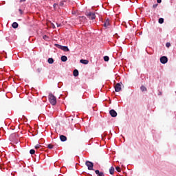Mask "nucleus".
Here are the masks:
<instances>
[{"label": "nucleus", "mask_w": 176, "mask_h": 176, "mask_svg": "<svg viewBox=\"0 0 176 176\" xmlns=\"http://www.w3.org/2000/svg\"><path fill=\"white\" fill-rule=\"evenodd\" d=\"M49 100L52 105H56V104H57V98L54 95H53V94H49Z\"/></svg>", "instance_id": "1"}, {"label": "nucleus", "mask_w": 176, "mask_h": 176, "mask_svg": "<svg viewBox=\"0 0 176 176\" xmlns=\"http://www.w3.org/2000/svg\"><path fill=\"white\" fill-rule=\"evenodd\" d=\"M54 46L58 49H60V50H63V52H69V48H68V46H63L59 44H54Z\"/></svg>", "instance_id": "2"}, {"label": "nucleus", "mask_w": 176, "mask_h": 176, "mask_svg": "<svg viewBox=\"0 0 176 176\" xmlns=\"http://www.w3.org/2000/svg\"><path fill=\"white\" fill-rule=\"evenodd\" d=\"M160 61L161 64H167L168 62V58L166 56H161L160 58Z\"/></svg>", "instance_id": "3"}, {"label": "nucleus", "mask_w": 176, "mask_h": 176, "mask_svg": "<svg viewBox=\"0 0 176 176\" xmlns=\"http://www.w3.org/2000/svg\"><path fill=\"white\" fill-rule=\"evenodd\" d=\"M85 165L87 166L88 170H94L93 167H94V164L90 161H87L85 162Z\"/></svg>", "instance_id": "4"}, {"label": "nucleus", "mask_w": 176, "mask_h": 176, "mask_svg": "<svg viewBox=\"0 0 176 176\" xmlns=\"http://www.w3.org/2000/svg\"><path fill=\"white\" fill-rule=\"evenodd\" d=\"M68 2H69V0H62L59 3V6L61 8H63V6H67V3H68Z\"/></svg>", "instance_id": "5"}, {"label": "nucleus", "mask_w": 176, "mask_h": 176, "mask_svg": "<svg viewBox=\"0 0 176 176\" xmlns=\"http://www.w3.org/2000/svg\"><path fill=\"white\" fill-rule=\"evenodd\" d=\"M109 113L111 118H116L118 116V113L114 109L110 110Z\"/></svg>", "instance_id": "6"}, {"label": "nucleus", "mask_w": 176, "mask_h": 176, "mask_svg": "<svg viewBox=\"0 0 176 176\" xmlns=\"http://www.w3.org/2000/svg\"><path fill=\"white\" fill-rule=\"evenodd\" d=\"M120 90H122V85H120V83H117L115 86V91L118 93L120 91Z\"/></svg>", "instance_id": "7"}, {"label": "nucleus", "mask_w": 176, "mask_h": 176, "mask_svg": "<svg viewBox=\"0 0 176 176\" xmlns=\"http://www.w3.org/2000/svg\"><path fill=\"white\" fill-rule=\"evenodd\" d=\"M109 25H111V23H109V19H107L105 20L103 27H104V28H109Z\"/></svg>", "instance_id": "8"}, {"label": "nucleus", "mask_w": 176, "mask_h": 176, "mask_svg": "<svg viewBox=\"0 0 176 176\" xmlns=\"http://www.w3.org/2000/svg\"><path fill=\"white\" fill-rule=\"evenodd\" d=\"M88 16H89V19H91V20H94L96 19V14H94V12H89L88 14Z\"/></svg>", "instance_id": "9"}, {"label": "nucleus", "mask_w": 176, "mask_h": 176, "mask_svg": "<svg viewBox=\"0 0 176 176\" xmlns=\"http://www.w3.org/2000/svg\"><path fill=\"white\" fill-rule=\"evenodd\" d=\"M60 141H62V142H65V141H67V136H65L64 135H60Z\"/></svg>", "instance_id": "10"}, {"label": "nucleus", "mask_w": 176, "mask_h": 176, "mask_svg": "<svg viewBox=\"0 0 176 176\" xmlns=\"http://www.w3.org/2000/svg\"><path fill=\"white\" fill-rule=\"evenodd\" d=\"M95 173H96L97 176H104V173L100 172L99 170H96Z\"/></svg>", "instance_id": "11"}, {"label": "nucleus", "mask_w": 176, "mask_h": 176, "mask_svg": "<svg viewBox=\"0 0 176 176\" xmlns=\"http://www.w3.org/2000/svg\"><path fill=\"white\" fill-rule=\"evenodd\" d=\"M60 60H61V61H63V63H65V61H67V60H68V58L67 57V56L63 55L61 56Z\"/></svg>", "instance_id": "12"}, {"label": "nucleus", "mask_w": 176, "mask_h": 176, "mask_svg": "<svg viewBox=\"0 0 176 176\" xmlns=\"http://www.w3.org/2000/svg\"><path fill=\"white\" fill-rule=\"evenodd\" d=\"M80 63H81V64H85V65H87V64H89V60L86 59H81L80 60Z\"/></svg>", "instance_id": "13"}, {"label": "nucleus", "mask_w": 176, "mask_h": 176, "mask_svg": "<svg viewBox=\"0 0 176 176\" xmlns=\"http://www.w3.org/2000/svg\"><path fill=\"white\" fill-rule=\"evenodd\" d=\"M114 173H115V168L113 166H111L109 168V174H111V175H113Z\"/></svg>", "instance_id": "14"}, {"label": "nucleus", "mask_w": 176, "mask_h": 176, "mask_svg": "<svg viewBox=\"0 0 176 176\" xmlns=\"http://www.w3.org/2000/svg\"><path fill=\"white\" fill-rule=\"evenodd\" d=\"M74 76L76 77L79 76V71L78 69H74L73 72Z\"/></svg>", "instance_id": "15"}, {"label": "nucleus", "mask_w": 176, "mask_h": 176, "mask_svg": "<svg viewBox=\"0 0 176 176\" xmlns=\"http://www.w3.org/2000/svg\"><path fill=\"white\" fill-rule=\"evenodd\" d=\"M12 28H19V23H17V22H14L12 24Z\"/></svg>", "instance_id": "16"}, {"label": "nucleus", "mask_w": 176, "mask_h": 176, "mask_svg": "<svg viewBox=\"0 0 176 176\" xmlns=\"http://www.w3.org/2000/svg\"><path fill=\"white\" fill-rule=\"evenodd\" d=\"M53 8H54V10H57V8L58 9H60V6H58V3H54V5H53Z\"/></svg>", "instance_id": "17"}, {"label": "nucleus", "mask_w": 176, "mask_h": 176, "mask_svg": "<svg viewBox=\"0 0 176 176\" xmlns=\"http://www.w3.org/2000/svg\"><path fill=\"white\" fill-rule=\"evenodd\" d=\"M47 63L48 64H53V63H54V59H53V58H49L47 59Z\"/></svg>", "instance_id": "18"}, {"label": "nucleus", "mask_w": 176, "mask_h": 176, "mask_svg": "<svg viewBox=\"0 0 176 176\" xmlns=\"http://www.w3.org/2000/svg\"><path fill=\"white\" fill-rule=\"evenodd\" d=\"M158 23H159L160 24H163V23H164V19H163V18H160V19H158Z\"/></svg>", "instance_id": "19"}, {"label": "nucleus", "mask_w": 176, "mask_h": 176, "mask_svg": "<svg viewBox=\"0 0 176 176\" xmlns=\"http://www.w3.org/2000/svg\"><path fill=\"white\" fill-rule=\"evenodd\" d=\"M140 90H141V91H146V87L145 86H144V85H142L141 87H140Z\"/></svg>", "instance_id": "20"}, {"label": "nucleus", "mask_w": 176, "mask_h": 176, "mask_svg": "<svg viewBox=\"0 0 176 176\" xmlns=\"http://www.w3.org/2000/svg\"><path fill=\"white\" fill-rule=\"evenodd\" d=\"M103 59H104V61H106V62L109 61V56H104Z\"/></svg>", "instance_id": "21"}, {"label": "nucleus", "mask_w": 176, "mask_h": 176, "mask_svg": "<svg viewBox=\"0 0 176 176\" xmlns=\"http://www.w3.org/2000/svg\"><path fill=\"white\" fill-rule=\"evenodd\" d=\"M116 171H118V173H120L122 171V168H120V167L119 166H116Z\"/></svg>", "instance_id": "22"}, {"label": "nucleus", "mask_w": 176, "mask_h": 176, "mask_svg": "<svg viewBox=\"0 0 176 176\" xmlns=\"http://www.w3.org/2000/svg\"><path fill=\"white\" fill-rule=\"evenodd\" d=\"M47 148L48 149H53V145L52 144H47Z\"/></svg>", "instance_id": "23"}, {"label": "nucleus", "mask_w": 176, "mask_h": 176, "mask_svg": "<svg viewBox=\"0 0 176 176\" xmlns=\"http://www.w3.org/2000/svg\"><path fill=\"white\" fill-rule=\"evenodd\" d=\"M43 38L44 39V41H48L49 36H47V35H44V36H43Z\"/></svg>", "instance_id": "24"}, {"label": "nucleus", "mask_w": 176, "mask_h": 176, "mask_svg": "<svg viewBox=\"0 0 176 176\" xmlns=\"http://www.w3.org/2000/svg\"><path fill=\"white\" fill-rule=\"evenodd\" d=\"M30 155H35V151L34 149H31L30 151Z\"/></svg>", "instance_id": "25"}, {"label": "nucleus", "mask_w": 176, "mask_h": 176, "mask_svg": "<svg viewBox=\"0 0 176 176\" xmlns=\"http://www.w3.org/2000/svg\"><path fill=\"white\" fill-rule=\"evenodd\" d=\"M166 46L167 47H170V46H171V43H166Z\"/></svg>", "instance_id": "26"}, {"label": "nucleus", "mask_w": 176, "mask_h": 176, "mask_svg": "<svg viewBox=\"0 0 176 176\" xmlns=\"http://www.w3.org/2000/svg\"><path fill=\"white\" fill-rule=\"evenodd\" d=\"M40 147H41V145L36 144V145L35 146V149H39Z\"/></svg>", "instance_id": "27"}, {"label": "nucleus", "mask_w": 176, "mask_h": 176, "mask_svg": "<svg viewBox=\"0 0 176 176\" xmlns=\"http://www.w3.org/2000/svg\"><path fill=\"white\" fill-rule=\"evenodd\" d=\"M153 8L154 9H156V8H157V4H154V5H153Z\"/></svg>", "instance_id": "28"}, {"label": "nucleus", "mask_w": 176, "mask_h": 176, "mask_svg": "<svg viewBox=\"0 0 176 176\" xmlns=\"http://www.w3.org/2000/svg\"><path fill=\"white\" fill-rule=\"evenodd\" d=\"M19 12L20 14H23V10H22L21 9H19Z\"/></svg>", "instance_id": "29"}, {"label": "nucleus", "mask_w": 176, "mask_h": 176, "mask_svg": "<svg viewBox=\"0 0 176 176\" xmlns=\"http://www.w3.org/2000/svg\"><path fill=\"white\" fill-rule=\"evenodd\" d=\"M157 3H162V0H157Z\"/></svg>", "instance_id": "30"}, {"label": "nucleus", "mask_w": 176, "mask_h": 176, "mask_svg": "<svg viewBox=\"0 0 176 176\" xmlns=\"http://www.w3.org/2000/svg\"><path fill=\"white\" fill-rule=\"evenodd\" d=\"M22 2H25V0H21Z\"/></svg>", "instance_id": "31"}, {"label": "nucleus", "mask_w": 176, "mask_h": 176, "mask_svg": "<svg viewBox=\"0 0 176 176\" xmlns=\"http://www.w3.org/2000/svg\"><path fill=\"white\" fill-rule=\"evenodd\" d=\"M140 35H142V32L140 33Z\"/></svg>", "instance_id": "32"}, {"label": "nucleus", "mask_w": 176, "mask_h": 176, "mask_svg": "<svg viewBox=\"0 0 176 176\" xmlns=\"http://www.w3.org/2000/svg\"><path fill=\"white\" fill-rule=\"evenodd\" d=\"M6 39L8 40V37H6Z\"/></svg>", "instance_id": "33"}, {"label": "nucleus", "mask_w": 176, "mask_h": 176, "mask_svg": "<svg viewBox=\"0 0 176 176\" xmlns=\"http://www.w3.org/2000/svg\"><path fill=\"white\" fill-rule=\"evenodd\" d=\"M6 39L8 40V37H6Z\"/></svg>", "instance_id": "34"}]
</instances>
